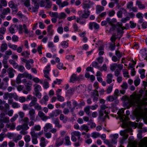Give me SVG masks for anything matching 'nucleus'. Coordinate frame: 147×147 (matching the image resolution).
<instances>
[{"instance_id":"nucleus-42","label":"nucleus","mask_w":147,"mask_h":147,"mask_svg":"<svg viewBox=\"0 0 147 147\" xmlns=\"http://www.w3.org/2000/svg\"><path fill=\"white\" fill-rule=\"evenodd\" d=\"M10 11V9L9 7H7L3 9L2 13L3 15H7L8 13H9Z\"/></svg>"},{"instance_id":"nucleus-24","label":"nucleus","mask_w":147,"mask_h":147,"mask_svg":"<svg viewBox=\"0 0 147 147\" xmlns=\"http://www.w3.org/2000/svg\"><path fill=\"white\" fill-rule=\"evenodd\" d=\"M140 147H147V138L144 139L140 145Z\"/></svg>"},{"instance_id":"nucleus-44","label":"nucleus","mask_w":147,"mask_h":147,"mask_svg":"<svg viewBox=\"0 0 147 147\" xmlns=\"http://www.w3.org/2000/svg\"><path fill=\"white\" fill-rule=\"evenodd\" d=\"M80 130H84L86 131V132H88L89 129H88V127L86 125L84 124L81 126L80 127Z\"/></svg>"},{"instance_id":"nucleus-10","label":"nucleus","mask_w":147,"mask_h":147,"mask_svg":"<svg viewBox=\"0 0 147 147\" xmlns=\"http://www.w3.org/2000/svg\"><path fill=\"white\" fill-rule=\"evenodd\" d=\"M35 113V111L32 108L29 110V114L30 120L35 121V116L34 115Z\"/></svg>"},{"instance_id":"nucleus-54","label":"nucleus","mask_w":147,"mask_h":147,"mask_svg":"<svg viewBox=\"0 0 147 147\" xmlns=\"http://www.w3.org/2000/svg\"><path fill=\"white\" fill-rule=\"evenodd\" d=\"M22 136L20 135H18L13 139V141L16 142H17L18 141L20 140L22 138Z\"/></svg>"},{"instance_id":"nucleus-33","label":"nucleus","mask_w":147,"mask_h":147,"mask_svg":"<svg viewBox=\"0 0 147 147\" xmlns=\"http://www.w3.org/2000/svg\"><path fill=\"white\" fill-rule=\"evenodd\" d=\"M40 129L41 127L39 125H35L32 128L31 130L34 131V130H35L39 131L40 130Z\"/></svg>"},{"instance_id":"nucleus-45","label":"nucleus","mask_w":147,"mask_h":147,"mask_svg":"<svg viewBox=\"0 0 147 147\" xmlns=\"http://www.w3.org/2000/svg\"><path fill=\"white\" fill-rule=\"evenodd\" d=\"M117 26H118L119 27L117 29V31L119 32H120L121 30H123L124 29V27L122 26V24L121 23L120 24L118 23L117 24Z\"/></svg>"},{"instance_id":"nucleus-43","label":"nucleus","mask_w":147,"mask_h":147,"mask_svg":"<svg viewBox=\"0 0 147 147\" xmlns=\"http://www.w3.org/2000/svg\"><path fill=\"white\" fill-rule=\"evenodd\" d=\"M66 15L64 12H61L59 14L58 18L59 19H64L66 17Z\"/></svg>"},{"instance_id":"nucleus-13","label":"nucleus","mask_w":147,"mask_h":147,"mask_svg":"<svg viewBox=\"0 0 147 147\" xmlns=\"http://www.w3.org/2000/svg\"><path fill=\"white\" fill-rule=\"evenodd\" d=\"M82 76V75H80L79 76L77 77L75 74H73L70 79V82H74L79 80H80V77Z\"/></svg>"},{"instance_id":"nucleus-5","label":"nucleus","mask_w":147,"mask_h":147,"mask_svg":"<svg viewBox=\"0 0 147 147\" xmlns=\"http://www.w3.org/2000/svg\"><path fill=\"white\" fill-rule=\"evenodd\" d=\"M34 93L35 96L38 98L40 99L41 98L42 94L40 92L41 90V86L35 84L34 85Z\"/></svg>"},{"instance_id":"nucleus-59","label":"nucleus","mask_w":147,"mask_h":147,"mask_svg":"<svg viewBox=\"0 0 147 147\" xmlns=\"http://www.w3.org/2000/svg\"><path fill=\"white\" fill-rule=\"evenodd\" d=\"M90 106H87L84 108V111L88 115H89L90 114Z\"/></svg>"},{"instance_id":"nucleus-49","label":"nucleus","mask_w":147,"mask_h":147,"mask_svg":"<svg viewBox=\"0 0 147 147\" xmlns=\"http://www.w3.org/2000/svg\"><path fill=\"white\" fill-rule=\"evenodd\" d=\"M57 67L60 69H63L64 70L66 69L65 67H63V64L62 63L59 62L58 63L57 65Z\"/></svg>"},{"instance_id":"nucleus-46","label":"nucleus","mask_w":147,"mask_h":147,"mask_svg":"<svg viewBox=\"0 0 147 147\" xmlns=\"http://www.w3.org/2000/svg\"><path fill=\"white\" fill-rule=\"evenodd\" d=\"M133 3L132 1L128 2L127 4V8L131 11V8L133 7Z\"/></svg>"},{"instance_id":"nucleus-37","label":"nucleus","mask_w":147,"mask_h":147,"mask_svg":"<svg viewBox=\"0 0 147 147\" xmlns=\"http://www.w3.org/2000/svg\"><path fill=\"white\" fill-rule=\"evenodd\" d=\"M49 97L47 95H45L44 96L43 98L40 101V102L41 103H45L49 99Z\"/></svg>"},{"instance_id":"nucleus-14","label":"nucleus","mask_w":147,"mask_h":147,"mask_svg":"<svg viewBox=\"0 0 147 147\" xmlns=\"http://www.w3.org/2000/svg\"><path fill=\"white\" fill-rule=\"evenodd\" d=\"M93 27L95 29H97L99 28L98 24L95 22H90L89 24V27L91 30H92Z\"/></svg>"},{"instance_id":"nucleus-48","label":"nucleus","mask_w":147,"mask_h":147,"mask_svg":"<svg viewBox=\"0 0 147 147\" xmlns=\"http://www.w3.org/2000/svg\"><path fill=\"white\" fill-rule=\"evenodd\" d=\"M59 118L60 120L61 121H63V122L64 123H65L67 121L66 119H65V117L63 114H60Z\"/></svg>"},{"instance_id":"nucleus-58","label":"nucleus","mask_w":147,"mask_h":147,"mask_svg":"<svg viewBox=\"0 0 147 147\" xmlns=\"http://www.w3.org/2000/svg\"><path fill=\"white\" fill-rule=\"evenodd\" d=\"M117 67V64L116 63H114L111 65L110 67V69L112 71H114Z\"/></svg>"},{"instance_id":"nucleus-18","label":"nucleus","mask_w":147,"mask_h":147,"mask_svg":"<svg viewBox=\"0 0 147 147\" xmlns=\"http://www.w3.org/2000/svg\"><path fill=\"white\" fill-rule=\"evenodd\" d=\"M136 4L140 9H143L145 8L144 5L142 4V2L139 0H137L136 1Z\"/></svg>"},{"instance_id":"nucleus-60","label":"nucleus","mask_w":147,"mask_h":147,"mask_svg":"<svg viewBox=\"0 0 147 147\" xmlns=\"http://www.w3.org/2000/svg\"><path fill=\"white\" fill-rule=\"evenodd\" d=\"M71 135H73L74 136H81V134L80 132L78 131H74L71 133Z\"/></svg>"},{"instance_id":"nucleus-4","label":"nucleus","mask_w":147,"mask_h":147,"mask_svg":"<svg viewBox=\"0 0 147 147\" xmlns=\"http://www.w3.org/2000/svg\"><path fill=\"white\" fill-rule=\"evenodd\" d=\"M16 29L18 30L19 33L20 34H22L23 29L25 33L28 34L30 32V31L28 30L26 25L24 24H23V25L21 24L16 25Z\"/></svg>"},{"instance_id":"nucleus-19","label":"nucleus","mask_w":147,"mask_h":147,"mask_svg":"<svg viewBox=\"0 0 147 147\" xmlns=\"http://www.w3.org/2000/svg\"><path fill=\"white\" fill-rule=\"evenodd\" d=\"M16 126V123H7L5 125V127L7 128H10V129L13 130L15 129Z\"/></svg>"},{"instance_id":"nucleus-31","label":"nucleus","mask_w":147,"mask_h":147,"mask_svg":"<svg viewBox=\"0 0 147 147\" xmlns=\"http://www.w3.org/2000/svg\"><path fill=\"white\" fill-rule=\"evenodd\" d=\"M49 71L50 70L48 69L44 70L43 71L44 72L45 77L47 78L49 80H50V78L48 76V74H49Z\"/></svg>"},{"instance_id":"nucleus-57","label":"nucleus","mask_w":147,"mask_h":147,"mask_svg":"<svg viewBox=\"0 0 147 147\" xmlns=\"http://www.w3.org/2000/svg\"><path fill=\"white\" fill-rule=\"evenodd\" d=\"M104 142L109 147H115V146H113V145L111 144V142H110L108 140H105Z\"/></svg>"},{"instance_id":"nucleus-3","label":"nucleus","mask_w":147,"mask_h":147,"mask_svg":"<svg viewBox=\"0 0 147 147\" xmlns=\"http://www.w3.org/2000/svg\"><path fill=\"white\" fill-rule=\"evenodd\" d=\"M29 128L28 124L27 123H23L22 125H18L16 127V129L17 131L22 129L20 133L23 135H25L27 134L28 132L26 131Z\"/></svg>"},{"instance_id":"nucleus-22","label":"nucleus","mask_w":147,"mask_h":147,"mask_svg":"<svg viewBox=\"0 0 147 147\" xmlns=\"http://www.w3.org/2000/svg\"><path fill=\"white\" fill-rule=\"evenodd\" d=\"M113 77V75L111 74H107V82L109 84L111 83L112 82V78Z\"/></svg>"},{"instance_id":"nucleus-64","label":"nucleus","mask_w":147,"mask_h":147,"mask_svg":"<svg viewBox=\"0 0 147 147\" xmlns=\"http://www.w3.org/2000/svg\"><path fill=\"white\" fill-rule=\"evenodd\" d=\"M24 4L26 7H28L30 5V0H26L24 2Z\"/></svg>"},{"instance_id":"nucleus-2","label":"nucleus","mask_w":147,"mask_h":147,"mask_svg":"<svg viewBox=\"0 0 147 147\" xmlns=\"http://www.w3.org/2000/svg\"><path fill=\"white\" fill-rule=\"evenodd\" d=\"M132 131V129L130 127H128L123 131H121L120 133V135L123 136V137L120 141L121 144H123L125 140H126L128 136V135L127 134L128 132H131Z\"/></svg>"},{"instance_id":"nucleus-16","label":"nucleus","mask_w":147,"mask_h":147,"mask_svg":"<svg viewBox=\"0 0 147 147\" xmlns=\"http://www.w3.org/2000/svg\"><path fill=\"white\" fill-rule=\"evenodd\" d=\"M53 127L52 125L50 123H46L43 128L44 131L45 132H47L49 129H51Z\"/></svg>"},{"instance_id":"nucleus-61","label":"nucleus","mask_w":147,"mask_h":147,"mask_svg":"<svg viewBox=\"0 0 147 147\" xmlns=\"http://www.w3.org/2000/svg\"><path fill=\"white\" fill-rule=\"evenodd\" d=\"M117 38V37H116V34H113L111 37L110 40L112 42H114Z\"/></svg>"},{"instance_id":"nucleus-40","label":"nucleus","mask_w":147,"mask_h":147,"mask_svg":"<svg viewBox=\"0 0 147 147\" xmlns=\"http://www.w3.org/2000/svg\"><path fill=\"white\" fill-rule=\"evenodd\" d=\"M122 72L124 77H127L128 78H129V72H128V71L126 69H123L122 71Z\"/></svg>"},{"instance_id":"nucleus-63","label":"nucleus","mask_w":147,"mask_h":147,"mask_svg":"<svg viewBox=\"0 0 147 147\" xmlns=\"http://www.w3.org/2000/svg\"><path fill=\"white\" fill-rule=\"evenodd\" d=\"M57 99L60 102H63L64 101V98L63 96L57 94Z\"/></svg>"},{"instance_id":"nucleus-25","label":"nucleus","mask_w":147,"mask_h":147,"mask_svg":"<svg viewBox=\"0 0 147 147\" xmlns=\"http://www.w3.org/2000/svg\"><path fill=\"white\" fill-rule=\"evenodd\" d=\"M27 98L28 100H31V102L29 103V104H30V103L33 101H34L36 100L37 98L34 96H32L31 95H29L27 96Z\"/></svg>"},{"instance_id":"nucleus-6","label":"nucleus","mask_w":147,"mask_h":147,"mask_svg":"<svg viewBox=\"0 0 147 147\" xmlns=\"http://www.w3.org/2000/svg\"><path fill=\"white\" fill-rule=\"evenodd\" d=\"M37 99L34 101L32 102L30 104H29L30 107H34V109L38 111H40L42 109V107L39 103L37 102Z\"/></svg>"},{"instance_id":"nucleus-9","label":"nucleus","mask_w":147,"mask_h":147,"mask_svg":"<svg viewBox=\"0 0 147 147\" xmlns=\"http://www.w3.org/2000/svg\"><path fill=\"white\" fill-rule=\"evenodd\" d=\"M124 113V110L123 109H121L120 110L118 113L119 115L120 118L123 121H125L127 120L128 119V117L125 115H123Z\"/></svg>"},{"instance_id":"nucleus-55","label":"nucleus","mask_w":147,"mask_h":147,"mask_svg":"<svg viewBox=\"0 0 147 147\" xmlns=\"http://www.w3.org/2000/svg\"><path fill=\"white\" fill-rule=\"evenodd\" d=\"M140 79L138 77H137L134 82V84L136 86H137L140 84Z\"/></svg>"},{"instance_id":"nucleus-20","label":"nucleus","mask_w":147,"mask_h":147,"mask_svg":"<svg viewBox=\"0 0 147 147\" xmlns=\"http://www.w3.org/2000/svg\"><path fill=\"white\" fill-rule=\"evenodd\" d=\"M16 25L12 24L9 28V32L11 34H13L15 33L16 32Z\"/></svg>"},{"instance_id":"nucleus-8","label":"nucleus","mask_w":147,"mask_h":147,"mask_svg":"<svg viewBox=\"0 0 147 147\" xmlns=\"http://www.w3.org/2000/svg\"><path fill=\"white\" fill-rule=\"evenodd\" d=\"M22 82L24 83L27 90L28 91H30L31 89L30 87L32 85V82L29 80H26V79L23 80Z\"/></svg>"},{"instance_id":"nucleus-52","label":"nucleus","mask_w":147,"mask_h":147,"mask_svg":"<svg viewBox=\"0 0 147 147\" xmlns=\"http://www.w3.org/2000/svg\"><path fill=\"white\" fill-rule=\"evenodd\" d=\"M7 85L5 84L3 82H0V89L5 90L7 88Z\"/></svg>"},{"instance_id":"nucleus-1","label":"nucleus","mask_w":147,"mask_h":147,"mask_svg":"<svg viewBox=\"0 0 147 147\" xmlns=\"http://www.w3.org/2000/svg\"><path fill=\"white\" fill-rule=\"evenodd\" d=\"M139 93L137 94L134 92L130 95L131 101L140 108L142 106H147V92L146 93L147 96L146 98H142L144 93V91L142 89L139 90Z\"/></svg>"},{"instance_id":"nucleus-62","label":"nucleus","mask_w":147,"mask_h":147,"mask_svg":"<svg viewBox=\"0 0 147 147\" xmlns=\"http://www.w3.org/2000/svg\"><path fill=\"white\" fill-rule=\"evenodd\" d=\"M25 141L26 142H28L30 140V137L29 135H26L24 137Z\"/></svg>"},{"instance_id":"nucleus-41","label":"nucleus","mask_w":147,"mask_h":147,"mask_svg":"<svg viewBox=\"0 0 147 147\" xmlns=\"http://www.w3.org/2000/svg\"><path fill=\"white\" fill-rule=\"evenodd\" d=\"M30 54V53L27 51H24L21 53V55L22 56H24V57L26 58H29V55Z\"/></svg>"},{"instance_id":"nucleus-39","label":"nucleus","mask_w":147,"mask_h":147,"mask_svg":"<svg viewBox=\"0 0 147 147\" xmlns=\"http://www.w3.org/2000/svg\"><path fill=\"white\" fill-rule=\"evenodd\" d=\"M123 54H124L121 53L118 49L115 51V55L119 59H120L122 57Z\"/></svg>"},{"instance_id":"nucleus-35","label":"nucleus","mask_w":147,"mask_h":147,"mask_svg":"<svg viewBox=\"0 0 147 147\" xmlns=\"http://www.w3.org/2000/svg\"><path fill=\"white\" fill-rule=\"evenodd\" d=\"M51 17H54L56 18H58L59 14L57 12H50L49 13Z\"/></svg>"},{"instance_id":"nucleus-34","label":"nucleus","mask_w":147,"mask_h":147,"mask_svg":"<svg viewBox=\"0 0 147 147\" xmlns=\"http://www.w3.org/2000/svg\"><path fill=\"white\" fill-rule=\"evenodd\" d=\"M46 5L45 7L49 8L51 7L52 5V2L50 0H45Z\"/></svg>"},{"instance_id":"nucleus-32","label":"nucleus","mask_w":147,"mask_h":147,"mask_svg":"<svg viewBox=\"0 0 147 147\" xmlns=\"http://www.w3.org/2000/svg\"><path fill=\"white\" fill-rule=\"evenodd\" d=\"M8 5L9 7L12 8L16 9L17 7V5L14 4V3L12 1L9 2Z\"/></svg>"},{"instance_id":"nucleus-56","label":"nucleus","mask_w":147,"mask_h":147,"mask_svg":"<svg viewBox=\"0 0 147 147\" xmlns=\"http://www.w3.org/2000/svg\"><path fill=\"white\" fill-rule=\"evenodd\" d=\"M100 136V134L96 132H93L92 134V137L94 138L99 137Z\"/></svg>"},{"instance_id":"nucleus-12","label":"nucleus","mask_w":147,"mask_h":147,"mask_svg":"<svg viewBox=\"0 0 147 147\" xmlns=\"http://www.w3.org/2000/svg\"><path fill=\"white\" fill-rule=\"evenodd\" d=\"M3 58L2 63L3 65V67L7 69L9 67V65L7 63V60L9 58V57L6 55H4L3 56Z\"/></svg>"},{"instance_id":"nucleus-50","label":"nucleus","mask_w":147,"mask_h":147,"mask_svg":"<svg viewBox=\"0 0 147 147\" xmlns=\"http://www.w3.org/2000/svg\"><path fill=\"white\" fill-rule=\"evenodd\" d=\"M30 134H31L32 138H37L38 136L37 134L34 131L31 130L30 132Z\"/></svg>"},{"instance_id":"nucleus-47","label":"nucleus","mask_w":147,"mask_h":147,"mask_svg":"<svg viewBox=\"0 0 147 147\" xmlns=\"http://www.w3.org/2000/svg\"><path fill=\"white\" fill-rule=\"evenodd\" d=\"M9 47L11 49L15 50L17 48V46L15 45H12L11 43H9L8 44Z\"/></svg>"},{"instance_id":"nucleus-11","label":"nucleus","mask_w":147,"mask_h":147,"mask_svg":"<svg viewBox=\"0 0 147 147\" xmlns=\"http://www.w3.org/2000/svg\"><path fill=\"white\" fill-rule=\"evenodd\" d=\"M7 72L8 73L9 77L11 78L14 77V73L16 72V71L12 67H11L8 68L7 69Z\"/></svg>"},{"instance_id":"nucleus-27","label":"nucleus","mask_w":147,"mask_h":147,"mask_svg":"<svg viewBox=\"0 0 147 147\" xmlns=\"http://www.w3.org/2000/svg\"><path fill=\"white\" fill-rule=\"evenodd\" d=\"M7 48V46L6 43L2 44L1 47V51L4 52Z\"/></svg>"},{"instance_id":"nucleus-53","label":"nucleus","mask_w":147,"mask_h":147,"mask_svg":"<svg viewBox=\"0 0 147 147\" xmlns=\"http://www.w3.org/2000/svg\"><path fill=\"white\" fill-rule=\"evenodd\" d=\"M63 139L61 140H60V141L59 142L57 140L55 143V146L57 147H58L61 145L63 143Z\"/></svg>"},{"instance_id":"nucleus-15","label":"nucleus","mask_w":147,"mask_h":147,"mask_svg":"<svg viewBox=\"0 0 147 147\" xmlns=\"http://www.w3.org/2000/svg\"><path fill=\"white\" fill-rule=\"evenodd\" d=\"M40 141V146L41 147H45L48 143L47 141L43 137L41 138Z\"/></svg>"},{"instance_id":"nucleus-23","label":"nucleus","mask_w":147,"mask_h":147,"mask_svg":"<svg viewBox=\"0 0 147 147\" xmlns=\"http://www.w3.org/2000/svg\"><path fill=\"white\" fill-rule=\"evenodd\" d=\"M96 13L98 14L104 10V8L100 5H97L96 7Z\"/></svg>"},{"instance_id":"nucleus-30","label":"nucleus","mask_w":147,"mask_h":147,"mask_svg":"<svg viewBox=\"0 0 147 147\" xmlns=\"http://www.w3.org/2000/svg\"><path fill=\"white\" fill-rule=\"evenodd\" d=\"M65 144L67 145H70L71 142L70 141V138L68 136H66L65 138Z\"/></svg>"},{"instance_id":"nucleus-7","label":"nucleus","mask_w":147,"mask_h":147,"mask_svg":"<svg viewBox=\"0 0 147 147\" xmlns=\"http://www.w3.org/2000/svg\"><path fill=\"white\" fill-rule=\"evenodd\" d=\"M82 11L78 12V13L80 18H87L90 14V11L88 10L85 9L84 11V13L82 14Z\"/></svg>"},{"instance_id":"nucleus-29","label":"nucleus","mask_w":147,"mask_h":147,"mask_svg":"<svg viewBox=\"0 0 147 147\" xmlns=\"http://www.w3.org/2000/svg\"><path fill=\"white\" fill-rule=\"evenodd\" d=\"M52 27L53 25H50L48 26L47 28V31L49 34L51 35H53V31L52 30Z\"/></svg>"},{"instance_id":"nucleus-17","label":"nucleus","mask_w":147,"mask_h":147,"mask_svg":"<svg viewBox=\"0 0 147 147\" xmlns=\"http://www.w3.org/2000/svg\"><path fill=\"white\" fill-rule=\"evenodd\" d=\"M53 123L55 124V126L58 128H60L62 127V125L59 123V119L57 118L54 119Z\"/></svg>"},{"instance_id":"nucleus-38","label":"nucleus","mask_w":147,"mask_h":147,"mask_svg":"<svg viewBox=\"0 0 147 147\" xmlns=\"http://www.w3.org/2000/svg\"><path fill=\"white\" fill-rule=\"evenodd\" d=\"M131 138L132 140L131 141L129 142V144L131 147H134L135 144V142L133 140L134 138H133L132 137H129V140L131 139Z\"/></svg>"},{"instance_id":"nucleus-26","label":"nucleus","mask_w":147,"mask_h":147,"mask_svg":"<svg viewBox=\"0 0 147 147\" xmlns=\"http://www.w3.org/2000/svg\"><path fill=\"white\" fill-rule=\"evenodd\" d=\"M9 121V118L7 117H5L3 119H0V123H7Z\"/></svg>"},{"instance_id":"nucleus-36","label":"nucleus","mask_w":147,"mask_h":147,"mask_svg":"<svg viewBox=\"0 0 147 147\" xmlns=\"http://www.w3.org/2000/svg\"><path fill=\"white\" fill-rule=\"evenodd\" d=\"M23 76L24 77L26 78H28L30 79H32V76L30 74H28L27 72L25 71L24 73H23Z\"/></svg>"},{"instance_id":"nucleus-21","label":"nucleus","mask_w":147,"mask_h":147,"mask_svg":"<svg viewBox=\"0 0 147 147\" xmlns=\"http://www.w3.org/2000/svg\"><path fill=\"white\" fill-rule=\"evenodd\" d=\"M117 98L116 95L109 96L107 97L106 100L112 102Z\"/></svg>"},{"instance_id":"nucleus-28","label":"nucleus","mask_w":147,"mask_h":147,"mask_svg":"<svg viewBox=\"0 0 147 147\" xmlns=\"http://www.w3.org/2000/svg\"><path fill=\"white\" fill-rule=\"evenodd\" d=\"M105 115L104 116L105 118H106L107 116H108L107 115L108 113L106 112V111H103L100 110L99 111V116L100 117H101L103 116L104 114Z\"/></svg>"},{"instance_id":"nucleus-51","label":"nucleus","mask_w":147,"mask_h":147,"mask_svg":"<svg viewBox=\"0 0 147 147\" xmlns=\"http://www.w3.org/2000/svg\"><path fill=\"white\" fill-rule=\"evenodd\" d=\"M61 45L64 48H67L68 46V43L66 41H63L61 43Z\"/></svg>"}]
</instances>
